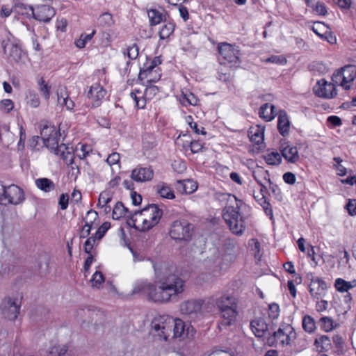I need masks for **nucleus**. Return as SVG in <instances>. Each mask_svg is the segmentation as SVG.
Returning <instances> with one entry per match:
<instances>
[{"instance_id": "nucleus-61", "label": "nucleus", "mask_w": 356, "mask_h": 356, "mask_svg": "<svg viewBox=\"0 0 356 356\" xmlns=\"http://www.w3.org/2000/svg\"><path fill=\"white\" fill-rule=\"evenodd\" d=\"M139 92L138 90H135L130 93L131 97L134 100L136 105L139 108H143L145 106V101L144 99H141L142 104H140V98L138 97L136 93Z\"/></svg>"}, {"instance_id": "nucleus-31", "label": "nucleus", "mask_w": 356, "mask_h": 356, "mask_svg": "<svg viewBox=\"0 0 356 356\" xmlns=\"http://www.w3.org/2000/svg\"><path fill=\"white\" fill-rule=\"evenodd\" d=\"M249 138L251 141L259 145L264 141V129L261 127H257L256 128H252L249 131Z\"/></svg>"}, {"instance_id": "nucleus-36", "label": "nucleus", "mask_w": 356, "mask_h": 356, "mask_svg": "<svg viewBox=\"0 0 356 356\" xmlns=\"http://www.w3.org/2000/svg\"><path fill=\"white\" fill-rule=\"evenodd\" d=\"M35 185L39 189L44 192H50L55 189V184L47 178L37 179L35 180Z\"/></svg>"}, {"instance_id": "nucleus-26", "label": "nucleus", "mask_w": 356, "mask_h": 356, "mask_svg": "<svg viewBox=\"0 0 356 356\" xmlns=\"http://www.w3.org/2000/svg\"><path fill=\"white\" fill-rule=\"evenodd\" d=\"M214 301L219 311L231 307H235L237 305L236 299L230 295L221 296Z\"/></svg>"}, {"instance_id": "nucleus-41", "label": "nucleus", "mask_w": 356, "mask_h": 356, "mask_svg": "<svg viewBox=\"0 0 356 356\" xmlns=\"http://www.w3.org/2000/svg\"><path fill=\"white\" fill-rule=\"evenodd\" d=\"M175 30V24L172 22H167L163 25L161 29L159 34L161 40H164L170 36V35L174 32Z\"/></svg>"}, {"instance_id": "nucleus-63", "label": "nucleus", "mask_w": 356, "mask_h": 356, "mask_svg": "<svg viewBox=\"0 0 356 356\" xmlns=\"http://www.w3.org/2000/svg\"><path fill=\"white\" fill-rule=\"evenodd\" d=\"M284 181L289 184H293L296 182V178L293 173L288 172L283 175Z\"/></svg>"}, {"instance_id": "nucleus-29", "label": "nucleus", "mask_w": 356, "mask_h": 356, "mask_svg": "<svg viewBox=\"0 0 356 356\" xmlns=\"http://www.w3.org/2000/svg\"><path fill=\"white\" fill-rule=\"evenodd\" d=\"M334 286L339 292H348L350 289L356 287V280H353L348 282L342 278H337L335 280Z\"/></svg>"}, {"instance_id": "nucleus-32", "label": "nucleus", "mask_w": 356, "mask_h": 356, "mask_svg": "<svg viewBox=\"0 0 356 356\" xmlns=\"http://www.w3.org/2000/svg\"><path fill=\"white\" fill-rule=\"evenodd\" d=\"M150 25L155 26L163 21H165V15L163 12L156 9H151L147 12Z\"/></svg>"}, {"instance_id": "nucleus-50", "label": "nucleus", "mask_w": 356, "mask_h": 356, "mask_svg": "<svg viewBox=\"0 0 356 356\" xmlns=\"http://www.w3.org/2000/svg\"><path fill=\"white\" fill-rule=\"evenodd\" d=\"M320 323L321 328L325 332L331 331L334 328L333 321L330 317H322Z\"/></svg>"}, {"instance_id": "nucleus-47", "label": "nucleus", "mask_w": 356, "mask_h": 356, "mask_svg": "<svg viewBox=\"0 0 356 356\" xmlns=\"http://www.w3.org/2000/svg\"><path fill=\"white\" fill-rule=\"evenodd\" d=\"M95 33V31H93L90 34H85V33L81 34L80 38L75 41L76 46L79 49H82V48L85 47L86 43L88 42L92 39V38L93 37Z\"/></svg>"}, {"instance_id": "nucleus-6", "label": "nucleus", "mask_w": 356, "mask_h": 356, "mask_svg": "<svg viewBox=\"0 0 356 356\" xmlns=\"http://www.w3.org/2000/svg\"><path fill=\"white\" fill-rule=\"evenodd\" d=\"M220 62L223 65H229L230 67H238L241 63L238 47L227 42L218 44Z\"/></svg>"}, {"instance_id": "nucleus-17", "label": "nucleus", "mask_w": 356, "mask_h": 356, "mask_svg": "<svg viewBox=\"0 0 356 356\" xmlns=\"http://www.w3.org/2000/svg\"><path fill=\"white\" fill-rule=\"evenodd\" d=\"M127 225L140 232L147 231V223L143 216V209L140 211H136L134 213L127 216Z\"/></svg>"}, {"instance_id": "nucleus-58", "label": "nucleus", "mask_w": 356, "mask_h": 356, "mask_svg": "<svg viewBox=\"0 0 356 356\" xmlns=\"http://www.w3.org/2000/svg\"><path fill=\"white\" fill-rule=\"evenodd\" d=\"M69 196L66 193L60 195L58 200V204L62 210H65L68 207Z\"/></svg>"}, {"instance_id": "nucleus-20", "label": "nucleus", "mask_w": 356, "mask_h": 356, "mask_svg": "<svg viewBox=\"0 0 356 356\" xmlns=\"http://www.w3.org/2000/svg\"><path fill=\"white\" fill-rule=\"evenodd\" d=\"M237 309L238 305H236L235 307H231L222 310H220V316L222 318L220 324L225 326L234 324L236 320V316L238 314Z\"/></svg>"}, {"instance_id": "nucleus-40", "label": "nucleus", "mask_w": 356, "mask_h": 356, "mask_svg": "<svg viewBox=\"0 0 356 356\" xmlns=\"http://www.w3.org/2000/svg\"><path fill=\"white\" fill-rule=\"evenodd\" d=\"M155 70H157L156 67H153L152 65L147 60L144 64L142 69L140 70L138 78L140 80H144L148 76H150Z\"/></svg>"}, {"instance_id": "nucleus-62", "label": "nucleus", "mask_w": 356, "mask_h": 356, "mask_svg": "<svg viewBox=\"0 0 356 356\" xmlns=\"http://www.w3.org/2000/svg\"><path fill=\"white\" fill-rule=\"evenodd\" d=\"M191 150L193 154L199 153L203 149V145L198 140H193L191 143Z\"/></svg>"}, {"instance_id": "nucleus-49", "label": "nucleus", "mask_w": 356, "mask_h": 356, "mask_svg": "<svg viewBox=\"0 0 356 356\" xmlns=\"http://www.w3.org/2000/svg\"><path fill=\"white\" fill-rule=\"evenodd\" d=\"M302 327L307 332H312L315 328V322L310 316H305L302 319Z\"/></svg>"}, {"instance_id": "nucleus-15", "label": "nucleus", "mask_w": 356, "mask_h": 356, "mask_svg": "<svg viewBox=\"0 0 356 356\" xmlns=\"http://www.w3.org/2000/svg\"><path fill=\"white\" fill-rule=\"evenodd\" d=\"M4 200H7L9 204L15 205L20 204L24 200L23 190L14 184L5 188Z\"/></svg>"}, {"instance_id": "nucleus-27", "label": "nucleus", "mask_w": 356, "mask_h": 356, "mask_svg": "<svg viewBox=\"0 0 356 356\" xmlns=\"http://www.w3.org/2000/svg\"><path fill=\"white\" fill-rule=\"evenodd\" d=\"M156 192L163 198L172 200L175 197L174 191L169 185L164 182H161L155 186Z\"/></svg>"}, {"instance_id": "nucleus-21", "label": "nucleus", "mask_w": 356, "mask_h": 356, "mask_svg": "<svg viewBox=\"0 0 356 356\" xmlns=\"http://www.w3.org/2000/svg\"><path fill=\"white\" fill-rule=\"evenodd\" d=\"M250 327L257 337H263L268 331V325L263 318H257L250 322Z\"/></svg>"}, {"instance_id": "nucleus-64", "label": "nucleus", "mask_w": 356, "mask_h": 356, "mask_svg": "<svg viewBox=\"0 0 356 356\" xmlns=\"http://www.w3.org/2000/svg\"><path fill=\"white\" fill-rule=\"evenodd\" d=\"M270 314L269 316L272 318H277L279 316V306L277 304H272L269 306Z\"/></svg>"}, {"instance_id": "nucleus-8", "label": "nucleus", "mask_w": 356, "mask_h": 356, "mask_svg": "<svg viewBox=\"0 0 356 356\" xmlns=\"http://www.w3.org/2000/svg\"><path fill=\"white\" fill-rule=\"evenodd\" d=\"M193 229V225L187 220H175L171 225L170 235L175 240L188 241L192 236Z\"/></svg>"}, {"instance_id": "nucleus-51", "label": "nucleus", "mask_w": 356, "mask_h": 356, "mask_svg": "<svg viewBox=\"0 0 356 356\" xmlns=\"http://www.w3.org/2000/svg\"><path fill=\"white\" fill-rule=\"evenodd\" d=\"M187 122L190 127L194 131L195 134L202 135L206 134L204 128L203 127H199L196 122H193V118L191 116L189 115L187 117Z\"/></svg>"}, {"instance_id": "nucleus-2", "label": "nucleus", "mask_w": 356, "mask_h": 356, "mask_svg": "<svg viewBox=\"0 0 356 356\" xmlns=\"http://www.w3.org/2000/svg\"><path fill=\"white\" fill-rule=\"evenodd\" d=\"M152 330L160 340L168 341L170 338L193 339L195 330L193 326L179 318L168 315L155 316L151 323Z\"/></svg>"}, {"instance_id": "nucleus-60", "label": "nucleus", "mask_w": 356, "mask_h": 356, "mask_svg": "<svg viewBox=\"0 0 356 356\" xmlns=\"http://www.w3.org/2000/svg\"><path fill=\"white\" fill-rule=\"evenodd\" d=\"M120 156L118 152L111 153L107 158L106 162L109 165H113L115 164H118L120 161Z\"/></svg>"}, {"instance_id": "nucleus-3", "label": "nucleus", "mask_w": 356, "mask_h": 356, "mask_svg": "<svg viewBox=\"0 0 356 356\" xmlns=\"http://www.w3.org/2000/svg\"><path fill=\"white\" fill-rule=\"evenodd\" d=\"M217 197L222 205L224 206L222 217L230 231L235 235H242L245 229V226L244 217L239 211L243 202L230 193H219L217 194Z\"/></svg>"}, {"instance_id": "nucleus-16", "label": "nucleus", "mask_w": 356, "mask_h": 356, "mask_svg": "<svg viewBox=\"0 0 356 356\" xmlns=\"http://www.w3.org/2000/svg\"><path fill=\"white\" fill-rule=\"evenodd\" d=\"M106 94V90L98 83L92 84L88 92L92 107L97 108L102 104V99Z\"/></svg>"}, {"instance_id": "nucleus-46", "label": "nucleus", "mask_w": 356, "mask_h": 356, "mask_svg": "<svg viewBox=\"0 0 356 356\" xmlns=\"http://www.w3.org/2000/svg\"><path fill=\"white\" fill-rule=\"evenodd\" d=\"M97 23L102 26H110L113 24V16L108 13H104L101 15L98 19Z\"/></svg>"}, {"instance_id": "nucleus-54", "label": "nucleus", "mask_w": 356, "mask_h": 356, "mask_svg": "<svg viewBox=\"0 0 356 356\" xmlns=\"http://www.w3.org/2000/svg\"><path fill=\"white\" fill-rule=\"evenodd\" d=\"M111 227V223L108 222H104L97 230L95 238H96L98 240H100L102 238V237L104 236L105 233L108 231V229Z\"/></svg>"}, {"instance_id": "nucleus-24", "label": "nucleus", "mask_w": 356, "mask_h": 356, "mask_svg": "<svg viewBox=\"0 0 356 356\" xmlns=\"http://www.w3.org/2000/svg\"><path fill=\"white\" fill-rule=\"evenodd\" d=\"M254 179L257 181V183L261 186V197L259 200H257V202L262 207L265 213L270 216L271 218H273V210L271 205L270 202L266 199L264 195L263 194V192L264 190H266V186L263 184L261 181L258 180L256 177H254Z\"/></svg>"}, {"instance_id": "nucleus-30", "label": "nucleus", "mask_w": 356, "mask_h": 356, "mask_svg": "<svg viewBox=\"0 0 356 356\" xmlns=\"http://www.w3.org/2000/svg\"><path fill=\"white\" fill-rule=\"evenodd\" d=\"M329 29V27L325 23L321 22H315L312 26V31L321 38L327 39V35H329L332 38Z\"/></svg>"}, {"instance_id": "nucleus-59", "label": "nucleus", "mask_w": 356, "mask_h": 356, "mask_svg": "<svg viewBox=\"0 0 356 356\" xmlns=\"http://www.w3.org/2000/svg\"><path fill=\"white\" fill-rule=\"evenodd\" d=\"M97 238H95V236H91V237H89L88 238H87V240L86 241L85 243H84V251L88 253V254H90V252L93 248V245L95 243V240Z\"/></svg>"}, {"instance_id": "nucleus-12", "label": "nucleus", "mask_w": 356, "mask_h": 356, "mask_svg": "<svg viewBox=\"0 0 356 356\" xmlns=\"http://www.w3.org/2000/svg\"><path fill=\"white\" fill-rule=\"evenodd\" d=\"M20 306V302L17 299L6 298L1 305L2 313L6 318L15 321L19 314Z\"/></svg>"}, {"instance_id": "nucleus-14", "label": "nucleus", "mask_w": 356, "mask_h": 356, "mask_svg": "<svg viewBox=\"0 0 356 356\" xmlns=\"http://www.w3.org/2000/svg\"><path fill=\"white\" fill-rule=\"evenodd\" d=\"M313 90L318 97L325 99H331L337 95L334 84L324 79L318 81Z\"/></svg>"}, {"instance_id": "nucleus-35", "label": "nucleus", "mask_w": 356, "mask_h": 356, "mask_svg": "<svg viewBox=\"0 0 356 356\" xmlns=\"http://www.w3.org/2000/svg\"><path fill=\"white\" fill-rule=\"evenodd\" d=\"M58 103L61 106H65L67 109L72 110L74 107V102L68 98L67 92L65 90H60L57 93Z\"/></svg>"}, {"instance_id": "nucleus-53", "label": "nucleus", "mask_w": 356, "mask_h": 356, "mask_svg": "<svg viewBox=\"0 0 356 356\" xmlns=\"http://www.w3.org/2000/svg\"><path fill=\"white\" fill-rule=\"evenodd\" d=\"M98 219V213L95 211L90 210L87 212L85 218V224L93 227L95 221Z\"/></svg>"}, {"instance_id": "nucleus-52", "label": "nucleus", "mask_w": 356, "mask_h": 356, "mask_svg": "<svg viewBox=\"0 0 356 356\" xmlns=\"http://www.w3.org/2000/svg\"><path fill=\"white\" fill-rule=\"evenodd\" d=\"M104 282V277L100 271H96L91 279L92 286L99 288Z\"/></svg>"}, {"instance_id": "nucleus-7", "label": "nucleus", "mask_w": 356, "mask_h": 356, "mask_svg": "<svg viewBox=\"0 0 356 356\" xmlns=\"http://www.w3.org/2000/svg\"><path fill=\"white\" fill-rule=\"evenodd\" d=\"M355 79L356 66L353 65H348L341 67L332 76V81L334 83L339 84L346 90L350 88L348 83L353 82Z\"/></svg>"}, {"instance_id": "nucleus-44", "label": "nucleus", "mask_w": 356, "mask_h": 356, "mask_svg": "<svg viewBox=\"0 0 356 356\" xmlns=\"http://www.w3.org/2000/svg\"><path fill=\"white\" fill-rule=\"evenodd\" d=\"M111 201V197L108 192H102L100 193L99 200H98V205L101 207H105V211L111 210V207H108L107 204Z\"/></svg>"}, {"instance_id": "nucleus-5", "label": "nucleus", "mask_w": 356, "mask_h": 356, "mask_svg": "<svg viewBox=\"0 0 356 356\" xmlns=\"http://www.w3.org/2000/svg\"><path fill=\"white\" fill-rule=\"evenodd\" d=\"M296 337V333L290 325H284L267 338L266 343L270 346L289 345Z\"/></svg>"}, {"instance_id": "nucleus-37", "label": "nucleus", "mask_w": 356, "mask_h": 356, "mask_svg": "<svg viewBox=\"0 0 356 356\" xmlns=\"http://www.w3.org/2000/svg\"><path fill=\"white\" fill-rule=\"evenodd\" d=\"M127 214L128 216L130 214L127 208H126L122 202H118L113 209L112 213V217L114 220H119L122 217L125 216Z\"/></svg>"}, {"instance_id": "nucleus-39", "label": "nucleus", "mask_w": 356, "mask_h": 356, "mask_svg": "<svg viewBox=\"0 0 356 356\" xmlns=\"http://www.w3.org/2000/svg\"><path fill=\"white\" fill-rule=\"evenodd\" d=\"M177 183L182 187V189L179 187V190L187 194L195 192L197 188L196 183L191 180L178 181Z\"/></svg>"}, {"instance_id": "nucleus-42", "label": "nucleus", "mask_w": 356, "mask_h": 356, "mask_svg": "<svg viewBox=\"0 0 356 356\" xmlns=\"http://www.w3.org/2000/svg\"><path fill=\"white\" fill-rule=\"evenodd\" d=\"M38 89L42 95L44 97L45 99H49L50 97L51 86H49L47 83H46L42 77L38 79Z\"/></svg>"}, {"instance_id": "nucleus-25", "label": "nucleus", "mask_w": 356, "mask_h": 356, "mask_svg": "<svg viewBox=\"0 0 356 356\" xmlns=\"http://www.w3.org/2000/svg\"><path fill=\"white\" fill-rule=\"evenodd\" d=\"M275 106L266 103L263 104L259 111V117L266 122H270L276 116Z\"/></svg>"}, {"instance_id": "nucleus-23", "label": "nucleus", "mask_w": 356, "mask_h": 356, "mask_svg": "<svg viewBox=\"0 0 356 356\" xmlns=\"http://www.w3.org/2000/svg\"><path fill=\"white\" fill-rule=\"evenodd\" d=\"M290 122L285 111H281L277 120V129L280 134L285 136L289 134Z\"/></svg>"}, {"instance_id": "nucleus-19", "label": "nucleus", "mask_w": 356, "mask_h": 356, "mask_svg": "<svg viewBox=\"0 0 356 356\" xmlns=\"http://www.w3.org/2000/svg\"><path fill=\"white\" fill-rule=\"evenodd\" d=\"M154 171L150 167H138L132 170L131 178L138 182L149 181L153 178Z\"/></svg>"}, {"instance_id": "nucleus-1", "label": "nucleus", "mask_w": 356, "mask_h": 356, "mask_svg": "<svg viewBox=\"0 0 356 356\" xmlns=\"http://www.w3.org/2000/svg\"><path fill=\"white\" fill-rule=\"evenodd\" d=\"M155 283L147 280L136 281L131 294H143L149 301L158 303L169 302L172 298L181 294L184 290V282L179 276L169 273L167 268L153 263Z\"/></svg>"}, {"instance_id": "nucleus-55", "label": "nucleus", "mask_w": 356, "mask_h": 356, "mask_svg": "<svg viewBox=\"0 0 356 356\" xmlns=\"http://www.w3.org/2000/svg\"><path fill=\"white\" fill-rule=\"evenodd\" d=\"M139 54L138 47L136 44H133L127 49V54L129 59H136Z\"/></svg>"}, {"instance_id": "nucleus-34", "label": "nucleus", "mask_w": 356, "mask_h": 356, "mask_svg": "<svg viewBox=\"0 0 356 356\" xmlns=\"http://www.w3.org/2000/svg\"><path fill=\"white\" fill-rule=\"evenodd\" d=\"M14 11L18 15H25L27 17H33L34 14V9L32 6L21 2L15 3Z\"/></svg>"}, {"instance_id": "nucleus-11", "label": "nucleus", "mask_w": 356, "mask_h": 356, "mask_svg": "<svg viewBox=\"0 0 356 356\" xmlns=\"http://www.w3.org/2000/svg\"><path fill=\"white\" fill-rule=\"evenodd\" d=\"M163 215V211L157 205L152 204L143 208V216L147 223V231L156 225Z\"/></svg>"}, {"instance_id": "nucleus-56", "label": "nucleus", "mask_w": 356, "mask_h": 356, "mask_svg": "<svg viewBox=\"0 0 356 356\" xmlns=\"http://www.w3.org/2000/svg\"><path fill=\"white\" fill-rule=\"evenodd\" d=\"M314 11L320 15H325L327 13L326 7L323 2L318 1L314 7H312Z\"/></svg>"}, {"instance_id": "nucleus-22", "label": "nucleus", "mask_w": 356, "mask_h": 356, "mask_svg": "<svg viewBox=\"0 0 356 356\" xmlns=\"http://www.w3.org/2000/svg\"><path fill=\"white\" fill-rule=\"evenodd\" d=\"M281 152L282 156L289 163H295L300 159V156L296 147L291 145L282 147Z\"/></svg>"}, {"instance_id": "nucleus-4", "label": "nucleus", "mask_w": 356, "mask_h": 356, "mask_svg": "<svg viewBox=\"0 0 356 356\" xmlns=\"http://www.w3.org/2000/svg\"><path fill=\"white\" fill-rule=\"evenodd\" d=\"M41 138L44 145L51 149V151L56 156L60 158L65 163L70 166L72 170L76 168L79 172L78 165L74 166V156L72 154V147H69L64 143L58 145L60 140V133L53 125H44L40 131Z\"/></svg>"}, {"instance_id": "nucleus-48", "label": "nucleus", "mask_w": 356, "mask_h": 356, "mask_svg": "<svg viewBox=\"0 0 356 356\" xmlns=\"http://www.w3.org/2000/svg\"><path fill=\"white\" fill-rule=\"evenodd\" d=\"M26 101L27 104L33 108L38 107L40 103L38 94L33 90L29 92L26 95Z\"/></svg>"}, {"instance_id": "nucleus-57", "label": "nucleus", "mask_w": 356, "mask_h": 356, "mask_svg": "<svg viewBox=\"0 0 356 356\" xmlns=\"http://www.w3.org/2000/svg\"><path fill=\"white\" fill-rule=\"evenodd\" d=\"M266 62L279 65H285L286 63V59L283 56H272L267 58Z\"/></svg>"}, {"instance_id": "nucleus-33", "label": "nucleus", "mask_w": 356, "mask_h": 356, "mask_svg": "<svg viewBox=\"0 0 356 356\" xmlns=\"http://www.w3.org/2000/svg\"><path fill=\"white\" fill-rule=\"evenodd\" d=\"M314 345L319 352L327 351L331 348V340L326 335H322L316 339Z\"/></svg>"}, {"instance_id": "nucleus-28", "label": "nucleus", "mask_w": 356, "mask_h": 356, "mask_svg": "<svg viewBox=\"0 0 356 356\" xmlns=\"http://www.w3.org/2000/svg\"><path fill=\"white\" fill-rule=\"evenodd\" d=\"M181 104L184 106H197L199 104V99L191 92L188 90L181 91L179 97Z\"/></svg>"}, {"instance_id": "nucleus-43", "label": "nucleus", "mask_w": 356, "mask_h": 356, "mask_svg": "<svg viewBox=\"0 0 356 356\" xmlns=\"http://www.w3.org/2000/svg\"><path fill=\"white\" fill-rule=\"evenodd\" d=\"M264 179L266 181L265 183H264L265 185L266 184H268V186H269V189L270 190V191L272 192L273 196L277 200H282V192L280 189V188L278 187L277 185H276L275 184L273 183L270 178H267L266 176L264 177Z\"/></svg>"}, {"instance_id": "nucleus-10", "label": "nucleus", "mask_w": 356, "mask_h": 356, "mask_svg": "<svg viewBox=\"0 0 356 356\" xmlns=\"http://www.w3.org/2000/svg\"><path fill=\"white\" fill-rule=\"evenodd\" d=\"M204 300L202 299H190L180 305V312L190 318H196L203 312Z\"/></svg>"}, {"instance_id": "nucleus-38", "label": "nucleus", "mask_w": 356, "mask_h": 356, "mask_svg": "<svg viewBox=\"0 0 356 356\" xmlns=\"http://www.w3.org/2000/svg\"><path fill=\"white\" fill-rule=\"evenodd\" d=\"M68 350V346L65 344L52 345L48 352V356H63Z\"/></svg>"}, {"instance_id": "nucleus-18", "label": "nucleus", "mask_w": 356, "mask_h": 356, "mask_svg": "<svg viewBox=\"0 0 356 356\" xmlns=\"http://www.w3.org/2000/svg\"><path fill=\"white\" fill-rule=\"evenodd\" d=\"M55 14L56 10L54 8L47 5H40L34 9L33 17L40 22H49Z\"/></svg>"}, {"instance_id": "nucleus-45", "label": "nucleus", "mask_w": 356, "mask_h": 356, "mask_svg": "<svg viewBox=\"0 0 356 356\" xmlns=\"http://www.w3.org/2000/svg\"><path fill=\"white\" fill-rule=\"evenodd\" d=\"M266 162L269 165H277L282 162V157L277 152H273L265 156Z\"/></svg>"}, {"instance_id": "nucleus-13", "label": "nucleus", "mask_w": 356, "mask_h": 356, "mask_svg": "<svg viewBox=\"0 0 356 356\" xmlns=\"http://www.w3.org/2000/svg\"><path fill=\"white\" fill-rule=\"evenodd\" d=\"M4 54L10 62L18 63L25 56L22 49L17 44L9 40H3L1 43Z\"/></svg>"}, {"instance_id": "nucleus-9", "label": "nucleus", "mask_w": 356, "mask_h": 356, "mask_svg": "<svg viewBox=\"0 0 356 356\" xmlns=\"http://www.w3.org/2000/svg\"><path fill=\"white\" fill-rule=\"evenodd\" d=\"M306 278L310 282L308 286L310 296L316 300L325 297L327 289L326 282L322 278L315 277L311 272L306 274Z\"/></svg>"}]
</instances>
